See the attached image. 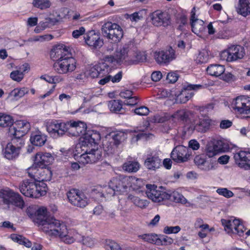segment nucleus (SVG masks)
Returning <instances> with one entry per match:
<instances>
[{"instance_id": "nucleus-1", "label": "nucleus", "mask_w": 250, "mask_h": 250, "mask_svg": "<svg viewBox=\"0 0 250 250\" xmlns=\"http://www.w3.org/2000/svg\"><path fill=\"white\" fill-rule=\"evenodd\" d=\"M101 135L99 131L93 129H87L80 138L82 150L84 152L79 155L74 154L75 160L83 165L93 164L100 160L102 155V149L98 148Z\"/></svg>"}, {"instance_id": "nucleus-2", "label": "nucleus", "mask_w": 250, "mask_h": 250, "mask_svg": "<svg viewBox=\"0 0 250 250\" xmlns=\"http://www.w3.org/2000/svg\"><path fill=\"white\" fill-rule=\"evenodd\" d=\"M147 191L146 194L147 197L154 202H160L164 200H169L177 203L185 205L188 201L180 193L176 191L167 192L163 189L162 187L159 188L154 185L147 184L146 186Z\"/></svg>"}, {"instance_id": "nucleus-3", "label": "nucleus", "mask_w": 250, "mask_h": 250, "mask_svg": "<svg viewBox=\"0 0 250 250\" xmlns=\"http://www.w3.org/2000/svg\"><path fill=\"white\" fill-rule=\"evenodd\" d=\"M104 62H99L92 67L89 71V75L93 78H102L110 72L109 65L117 64V59L115 56L107 55L104 57Z\"/></svg>"}, {"instance_id": "nucleus-4", "label": "nucleus", "mask_w": 250, "mask_h": 250, "mask_svg": "<svg viewBox=\"0 0 250 250\" xmlns=\"http://www.w3.org/2000/svg\"><path fill=\"white\" fill-rule=\"evenodd\" d=\"M48 212L46 207H41L36 212V218L34 221L39 226H41V229L43 231L47 233L50 229L55 226L56 222L59 220L54 217H49L48 215Z\"/></svg>"}, {"instance_id": "nucleus-5", "label": "nucleus", "mask_w": 250, "mask_h": 250, "mask_svg": "<svg viewBox=\"0 0 250 250\" xmlns=\"http://www.w3.org/2000/svg\"><path fill=\"white\" fill-rule=\"evenodd\" d=\"M30 129V123L24 120L16 121L12 127L9 128V133L12 137L14 143H19L21 145H24L22 137Z\"/></svg>"}, {"instance_id": "nucleus-6", "label": "nucleus", "mask_w": 250, "mask_h": 250, "mask_svg": "<svg viewBox=\"0 0 250 250\" xmlns=\"http://www.w3.org/2000/svg\"><path fill=\"white\" fill-rule=\"evenodd\" d=\"M102 33L104 37L111 41V42H119L123 37V31L118 24L111 22L105 23L102 27Z\"/></svg>"}, {"instance_id": "nucleus-7", "label": "nucleus", "mask_w": 250, "mask_h": 250, "mask_svg": "<svg viewBox=\"0 0 250 250\" xmlns=\"http://www.w3.org/2000/svg\"><path fill=\"white\" fill-rule=\"evenodd\" d=\"M12 205L18 207H22L24 201L18 193L6 188L0 189V205Z\"/></svg>"}, {"instance_id": "nucleus-8", "label": "nucleus", "mask_w": 250, "mask_h": 250, "mask_svg": "<svg viewBox=\"0 0 250 250\" xmlns=\"http://www.w3.org/2000/svg\"><path fill=\"white\" fill-rule=\"evenodd\" d=\"M136 180L129 176H124L120 175L117 177H113L109 182V186L111 188H108L110 191L112 193L114 190L120 194H123L124 192L127 191V189L128 188V184L130 182H136Z\"/></svg>"}, {"instance_id": "nucleus-9", "label": "nucleus", "mask_w": 250, "mask_h": 250, "mask_svg": "<svg viewBox=\"0 0 250 250\" xmlns=\"http://www.w3.org/2000/svg\"><path fill=\"white\" fill-rule=\"evenodd\" d=\"M76 60L71 54L62 59L54 62L53 68L59 74H65L74 71L76 67Z\"/></svg>"}, {"instance_id": "nucleus-10", "label": "nucleus", "mask_w": 250, "mask_h": 250, "mask_svg": "<svg viewBox=\"0 0 250 250\" xmlns=\"http://www.w3.org/2000/svg\"><path fill=\"white\" fill-rule=\"evenodd\" d=\"M68 124L61 120H48L46 122V130L50 135L54 138L62 136L68 130Z\"/></svg>"}, {"instance_id": "nucleus-11", "label": "nucleus", "mask_w": 250, "mask_h": 250, "mask_svg": "<svg viewBox=\"0 0 250 250\" xmlns=\"http://www.w3.org/2000/svg\"><path fill=\"white\" fill-rule=\"evenodd\" d=\"M108 140H105L103 143V149L107 154H113L118 146L125 138V134L121 131L110 133Z\"/></svg>"}, {"instance_id": "nucleus-12", "label": "nucleus", "mask_w": 250, "mask_h": 250, "mask_svg": "<svg viewBox=\"0 0 250 250\" xmlns=\"http://www.w3.org/2000/svg\"><path fill=\"white\" fill-rule=\"evenodd\" d=\"M245 55L244 47L240 45L232 44L221 52V58L227 62H231L242 59Z\"/></svg>"}, {"instance_id": "nucleus-13", "label": "nucleus", "mask_w": 250, "mask_h": 250, "mask_svg": "<svg viewBox=\"0 0 250 250\" xmlns=\"http://www.w3.org/2000/svg\"><path fill=\"white\" fill-rule=\"evenodd\" d=\"M55 226L47 233L48 235L60 237L64 243L72 244L74 242L75 239L68 234L67 227L62 221L56 222Z\"/></svg>"}, {"instance_id": "nucleus-14", "label": "nucleus", "mask_w": 250, "mask_h": 250, "mask_svg": "<svg viewBox=\"0 0 250 250\" xmlns=\"http://www.w3.org/2000/svg\"><path fill=\"white\" fill-rule=\"evenodd\" d=\"M176 57L175 51L171 46L154 53V60L161 66H167Z\"/></svg>"}, {"instance_id": "nucleus-15", "label": "nucleus", "mask_w": 250, "mask_h": 250, "mask_svg": "<svg viewBox=\"0 0 250 250\" xmlns=\"http://www.w3.org/2000/svg\"><path fill=\"white\" fill-rule=\"evenodd\" d=\"M69 202L73 206L83 208L88 204L86 196L79 189H71L67 193Z\"/></svg>"}, {"instance_id": "nucleus-16", "label": "nucleus", "mask_w": 250, "mask_h": 250, "mask_svg": "<svg viewBox=\"0 0 250 250\" xmlns=\"http://www.w3.org/2000/svg\"><path fill=\"white\" fill-rule=\"evenodd\" d=\"M221 223L229 233L237 234L240 236L244 235L246 229L239 219H221Z\"/></svg>"}, {"instance_id": "nucleus-17", "label": "nucleus", "mask_w": 250, "mask_h": 250, "mask_svg": "<svg viewBox=\"0 0 250 250\" xmlns=\"http://www.w3.org/2000/svg\"><path fill=\"white\" fill-rule=\"evenodd\" d=\"M182 85L181 91L177 96V100L181 104L187 103L194 96V91L203 87L201 84H190L187 82Z\"/></svg>"}, {"instance_id": "nucleus-18", "label": "nucleus", "mask_w": 250, "mask_h": 250, "mask_svg": "<svg viewBox=\"0 0 250 250\" xmlns=\"http://www.w3.org/2000/svg\"><path fill=\"white\" fill-rule=\"evenodd\" d=\"M150 17L152 24L155 26L167 27L171 24V16L166 11L157 10L150 14Z\"/></svg>"}, {"instance_id": "nucleus-19", "label": "nucleus", "mask_w": 250, "mask_h": 250, "mask_svg": "<svg viewBox=\"0 0 250 250\" xmlns=\"http://www.w3.org/2000/svg\"><path fill=\"white\" fill-rule=\"evenodd\" d=\"M229 146L228 143L222 140H214L209 143L206 146V155L212 157L220 152L229 151Z\"/></svg>"}, {"instance_id": "nucleus-20", "label": "nucleus", "mask_w": 250, "mask_h": 250, "mask_svg": "<svg viewBox=\"0 0 250 250\" xmlns=\"http://www.w3.org/2000/svg\"><path fill=\"white\" fill-rule=\"evenodd\" d=\"M231 106L238 113L250 114V97L238 96L232 101Z\"/></svg>"}, {"instance_id": "nucleus-21", "label": "nucleus", "mask_w": 250, "mask_h": 250, "mask_svg": "<svg viewBox=\"0 0 250 250\" xmlns=\"http://www.w3.org/2000/svg\"><path fill=\"white\" fill-rule=\"evenodd\" d=\"M191 152L188 148L184 146H176L171 153V157L173 161L177 163L187 162L189 159Z\"/></svg>"}, {"instance_id": "nucleus-22", "label": "nucleus", "mask_w": 250, "mask_h": 250, "mask_svg": "<svg viewBox=\"0 0 250 250\" xmlns=\"http://www.w3.org/2000/svg\"><path fill=\"white\" fill-rule=\"evenodd\" d=\"M71 54L72 53L68 47L60 44L53 46L50 52V57L51 59L55 62Z\"/></svg>"}, {"instance_id": "nucleus-23", "label": "nucleus", "mask_w": 250, "mask_h": 250, "mask_svg": "<svg viewBox=\"0 0 250 250\" xmlns=\"http://www.w3.org/2000/svg\"><path fill=\"white\" fill-rule=\"evenodd\" d=\"M235 162L237 166L245 170H250V152L240 150L234 153Z\"/></svg>"}, {"instance_id": "nucleus-24", "label": "nucleus", "mask_w": 250, "mask_h": 250, "mask_svg": "<svg viewBox=\"0 0 250 250\" xmlns=\"http://www.w3.org/2000/svg\"><path fill=\"white\" fill-rule=\"evenodd\" d=\"M84 42L93 49L101 48L104 44V42L101 38L100 34L94 30L88 31L84 36Z\"/></svg>"}, {"instance_id": "nucleus-25", "label": "nucleus", "mask_w": 250, "mask_h": 250, "mask_svg": "<svg viewBox=\"0 0 250 250\" xmlns=\"http://www.w3.org/2000/svg\"><path fill=\"white\" fill-rule=\"evenodd\" d=\"M215 121L208 117L199 119L197 123L195 125L191 124L188 126L189 131L196 130L198 132L205 133L208 131L212 126L215 125Z\"/></svg>"}, {"instance_id": "nucleus-26", "label": "nucleus", "mask_w": 250, "mask_h": 250, "mask_svg": "<svg viewBox=\"0 0 250 250\" xmlns=\"http://www.w3.org/2000/svg\"><path fill=\"white\" fill-rule=\"evenodd\" d=\"M22 146L19 144V143H17L16 146L13 145L12 143H8L2 149V154L4 157L9 160L16 159L18 157L21 148Z\"/></svg>"}, {"instance_id": "nucleus-27", "label": "nucleus", "mask_w": 250, "mask_h": 250, "mask_svg": "<svg viewBox=\"0 0 250 250\" xmlns=\"http://www.w3.org/2000/svg\"><path fill=\"white\" fill-rule=\"evenodd\" d=\"M54 159L50 153L39 152L35 157V164L40 168H45L52 164Z\"/></svg>"}, {"instance_id": "nucleus-28", "label": "nucleus", "mask_w": 250, "mask_h": 250, "mask_svg": "<svg viewBox=\"0 0 250 250\" xmlns=\"http://www.w3.org/2000/svg\"><path fill=\"white\" fill-rule=\"evenodd\" d=\"M192 115V112L187 109H182L177 110L172 114V121L182 122L186 125L191 123L190 116Z\"/></svg>"}, {"instance_id": "nucleus-29", "label": "nucleus", "mask_w": 250, "mask_h": 250, "mask_svg": "<svg viewBox=\"0 0 250 250\" xmlns=\"http://www.w3.org/2000/svg\"><path fill=\"white\" fill-rule=\"evenodd\" d=\"M68 124V130L73 131L72 135L74 136H83V134L87 129L86 124L82 121L67 122Z\"/></svg>"}, {"instance_id": "nucleus-30", "label": "nucleus", "mask_w": 250, "mask_h": 250, "mask_svg": "<svg viewBox=\"0 0 250 250\" xmlns=\"http://www.w3.org/2000/svg\"><path fill=\"white\" fill-rule=\"evenodd\" d=\"M195 164L198 167L204 171H208L213 168L210 160H207L204 154L196 155L194 159Z\"/></svg>"}, {"instance_id": "nucleus-31", "label": "nucleus", "mask_w": 250, "mask_h": 250, "mask_svg": "<svg viewBox=\"0 0 250 250\" xmlns=\"http://www.w3.org/2000/svg\"><path fill=\"white\" fill-rule=\"evenodd\" d=\"M34 187L31 188V192H33V195L28 196V197L38 198L46 194L47 187L44 182L36 183L34 182Z\"/></svg>"}, {"instance_id": "nucleus-32", "label": "nucleus", "mask_w": 250, "mask_h": 250, "mask_svg": "<svg viewBox=\"0 0 250 250\" xmlns=\"http://www.w3.org/2000/svg\"><path fill=\"white\" fill-rule=\"evenodd\" d=\"M47 136L40 131L33 132L30 138L31 143L37 146H42L47 141Z\"/></svg>"}, {"instance_id": "nucleus-33", "label": "nucleus", "mask_w": 250, "mask_h": 250, "mask_svg": "<svg viewBox=\"0 0 250 250\" xmlns=\"http://www.w3.org/2000/svg\"><path fill=\"white\" fill-rule=\"evenodd\" d=\"M108 107L112 112L123 114L126 110L125 104L120 100H112L109 101Z\"/></svg>"}, {"instance_id": "nucleus-34", "label": "nucleus", "mask_w": 250, "mask_h": 250, "mask_svg": "<svg viewBox=\"0 0 250 250\" xmlns=\"http://www.w3.org/2000/svg\"><path fill=\"white\" fill-rule=\"evenodd\" d=\"M237 13L244 17L250 14V2L249 0H239L236 6Z\"/></svg>"}, {"instance_id": "nucleus-35", "label": "nucleus", "mask_w": 250, "mask_h": 250, "mask_svg": "<svg viewBox=\"0 0 250 250\" xmlns=\"http://www.w3.org/2000/svg\"><path fill=\"white\" fill-rule=\"evenodd\" d=\"M147 169L155 170L161 166V160L157 155L148 156L145 162Z\"/></svg>"}, {"instance_id": "nucleus-36", "label": "nucleus", "mask_w": 250, "mask_h": 250, "mask_svg": "<svg viewBox=\"0 0 250 250\" xmlns=\"http://www.w3.org/2000/svg\"><path fill=\"white\" fill-rule=\"evenodd\" d=\"M34 187V182L31 180H23L19 185L20 192L25 196L28 197L32 194L31 188Z\"/></svg>"}, {"instance_id": "nucleus-37", "label": "nucleus", "mask_w": 250, "mask_h": 250, "mask_svg": "<svg viewBox=\"0 0 250 250\" xmlns=\"http://www.w3.org/2000/svg\"><path fill=\"white\" fill-rule=\"evenodd\" d=\"M206 71L208 75L218 77L221 76L224 73L225 67L223 65L211 64L207 68Z\"/></svg>"}, {"instance_id": "nucleus-38", "label": "nucleus", "mask_w": 250, "mask_h": 250, "mask_svg": "<svg viewBox=\"0 0 250 250\" xmlns=\"http://www.w3.org/2000/svg\"><path fill=\"white\" fill-rule=\"evenodd\" d=\"M52 176V172L50 168L48 167L40 168L37 181H38L39 182L49 181L51 180Z\"/></svg>"}, {"instance_id": "nucleus-39", "label": "nucleus", "mask_w": 250, "mask_h": 250, "mask_svg": "<svg viewBox=\"0 0 250 250\" xmlns=\"http://www.w3.org/2000/svg\"><path fill=\"white\" fill-rule=\"evenodd\" d=\"M10 238L15 242L20 245L25 246L27 248L32 247V242L23 236L18 234L12 233L10 235Z\"/></svg>"}, {"instance_id": "nucleus-40", "label": "nucleus", "mask_w": 250, "mask_h": 250, "mask_svg": "<svg viewBox=\"0 0 250 250\" xmlns=\"http://www.w3.org/2000/svg\"><path fill=\"white\" fill-rule=\"evenodd\" d=\"M14 119L13 117L9 115L4 113H0V126L2 127H12L13 125Z\"/></svg>"}, {"instance_id": "nucleus-41", "label": "nucleus", "mask_w": 250, "mask_h": 250, "mask_svg": "<svg viewBox=\"0 0 250 250\" xmlns=\"http://www.w3.org/2000/svg\"><path fill=\"white\" fill-rule=\"evenodd\" d=\"M192 31L195 34H203L206 30V27L202 20L196 21V22L190 24Z\"/></svg>"}, {"instance_id": "nucleus-42", "label": "nucleus", "mask_w": 250, "mask_h": 250, "mask_svg": "<svg viewBox=\"0 0 250 250\" xmlns=\"http://www.w3.org/2000/svg\"><path fill=\"white\" fill-rule=\"evenodd\" d=\"M123 169L128 172H136L140 168V164L136 161H127L123 166Z\"/></svg>"}, {"instance_id": "nucleus-43", "label": "nucleus", "mask_w": 250, "mask_h": 250, "mask_svg": "<svg viewBox=\"0 0 250 250\" xmlns=\"http://www.w3.org/2000/svg\"><path fill=\"white\" fill-rule=\"evenodd\" d=\"M138 237L142 239L144 242L153 244L157 245L158 240V235L155 233L143 234L139 235Z\"/></svg>"}, {"instance_id": "nucleus-44", "label": "nucleus", "mask_w": 250, "mask_h": 250, "mask_svg": "<svg viewBox=\"0 0 250 250\" xmlns=\"http://www.w3.org/2000/svg\"><path fill=\"white\" fill-rule=\"evenodd\" d=\"M128 52V47H123L119 51H117L115 57L117 59V64L121 65L127 57Z\"/></svg>"}, {"instance_id": "nucleus-45", "label": "nucleus", "mask_w": 250, "mask_h": 250, "mask_svg": "<svg viewBox=\"0 0 250 250\" xmlns=\"http://www.w3.org/2000/svg\"><path fill=\"white\" fill-rule=\"evenodd\" d=\"M104 248L106 250H122V249L116 241L109 239H105L104 241Z\"/></svg>"}, {"instance_id": "nucleus-46", "label": "nucleus", "mask_w": 250, "mask_h": 250, "mask_svg": "<svg viewBox=\"0 0 250 250\" xmlns=\"http://www.w3.org/2000/svg\"><path fill=\"white\" fill-rule=\"evenodd\" d=\"M28 93V89L26 87L16 88H14L10 93V95L13 96L15 99L23 97L26 94Z\"/></svg>"}, {"instance_id": "nucleus-47", "label": "nucleus", "mask_w": 250, "mask_h": 250, "mask_svg": "<svg viewBox=\"0 0 250 250\" xmlns=\"http://www.w3.org/2000/svg\"><path fill=\"white\" fill-rule=\"evenodd\" d=\"M40 169V168L34 162L32 166L26 169L28 176L31 178L37 180Z\"/></svg>"}, {"instance_id": "nucleus-48", "label": "nucleus", "mask_w": 250, "mask_h": 250, "mask_svg": "<svg viewBox=\"0 0 250 250\" xmlns=\"http://www.w3.org/2000/svg\"><path fill=\"white\" fill-rule=\"evenodd\" d=\"M51 4V2L49 0H33V5L34 6L41 10L49 8Z\"/></svg>"}, {"instance_id": "nucleus-49", "label": "nucleus", "mask_w": 250, "mask_h": 250, "mask_svg": "<svg viewBox=\"0 0 250 250\" xmlns=\"http://www.w3.org/2000/svg\"><path fill=\"white\" fill-rule=\"evenodd\" d=\"M53 84L54 85L52 86V88L48 91L45 94L41 95L40 96V98L41 99H43L45 98L46 97L49 96L54 91L55 87H56V84L57 83H59L62 81V79L59 76H53Z\"/></svg>"}, {"instance_id": "nucleus-50", "label": "nucleus", "mask_w": 250, "mask_h": 250, "mask_svg": "<svg viewBox=\"0 0 250 250\" xmlns=\"http://www.w3.org/2000/svg\"><path fill=\"white\" fill-rule=\"evenodd\" d=\"M209 59V55L208 52L203 50L200 51L196 59L197 63H205L208 62Z\"/></svg>"}, {"instance_id": "nucleus-51", "label": "nucleus", "mask_w": 250, "mask_h": 250, "mask_svg": "<svg viewBox=\"0 0 250 250\" xmlns=\"http://www.w3.org/2000/svg\"><path fill=\"white\" fill-rule=\"evenodd\" d=\"M173 239L167 235H161L158 237L157 246H167L172 244Z\"/></svg>"}, {"instance_id": "nucleus-52", "label": "nucleus", "mask_w": 250, "mask_h": 250, "mask_svg": "<svg viewBox=\"0 0 250 250\" xmlns=\"http://www.w3.org/2000/svg\"><path fill=\"white\" fill-rule=\"evenodd\" d=\"M58 22V20L57 19L51 18H46L44 21L40 22L44 30L47 28H50L56 25Z\"/></svg>"}, {"instance_id": "nucleus-53", "label": "nucleus", "mask_w": 250, "mask_h": 250, "mask_svg": "<svg viewBox=\"0 0 250 250\" xmlns=\"http://www.w3.org/2000/svg\"><path fill=\"white\" fill-rule=\"evenodd\" d=\"M68 13V10L66 8L62 7L58 9L55 12V16L56 17L54 19H57L58 22L62 19L65 18Z\"/></svg>"}, {"instance_id": "nucleus-54", "label": "nucleus", "mask_w": 250, "mask_h": 250, "mask_svg": "<svg viewBox=\"0 0 250 250\" xmlns=\"http://www.w3.org/2000/svg\"><path fill=\"white\" fill-rule=\"evenodd\" d=\"M132 202L136 206L142 208H146L148 205L147 200L142 199L138 197H134Z\"/></svg>"}, {"instance_id": "nucleus-55", "label": "nucleus", "mask_w": 250, "mask_h": 250, "mask_svg": "<svg viewBox=\"0 0 250 250\" xmlns=\"http://www.w3.org/2000/svg\"><path fill=\"white\" fill-rule=\"evenodd\" d=\"M134 112L139 116H146L149 113V109L147 107L142 105L135 108L134 109Z\"/></svg>"}, {"instance_id": "nucleus-56", "label": "nucleus", "mask_w": 250, "mask_h": 250, "mask_svg": "<svg viewBox=\"0 0 250 250\" xmlns=\"http://www.w3.org/2000/svg\"><path fill=\"white\" fill-rule=\"evenodd\" d=\"M172 120V114L165 113L163 115H157L155 117V121L159 123H164L169 120Z\"/></svg>"}, {"instance_id": "nucleus-57", "label": "nucleus", "mask_w": 250, "mask_h": 250, "mask_svg": "<svg viewBox=\"0 0 250 250\" xmlns=\"http://www.w3.org/2000/svg\"><path fill=\"white\" fill-rule=\"evenodd\" d=\"M181 230V228L179 226L174 227L172 226H166L163 230V232L165 234H176Z\"/></svg>"}, {"instance_id": "nucleus-58", "label": "nucleus", "mask_w": 250, "mask_h": 250, "mask_svg": "<svg viewBox=\"0 0 250 250\" xmlns=\"http://www.w3.org/2000/svg\"><path fill=\"white\" fill-rule=\"evenodd\" d=\"M216 192L227 198L232 197L234 195L233 193L227 188H219L216 190Z\"/></svg>"}, {"instance_id": "nucleus-59", "label": "nucleus", "mask_w": 250, "mask_h": 250, "mask_svg": "<svg viewBox=\"0 0 250 250\" xmlns=\"http://www.w3.org/2000/svg\"><path fill=\"white\" fill-rule=\"evenodd\" d=\"M10 76L13 80L19 82L23 79V74L19 70H15L10 73Z\"/></svg>"}, {"instance_id": "nucleus-60", "label": "nucleus", "mask_w": 250, "mask_h": 250, "mask_svg": "<svg viewBox=\"0 0 250 250\" xmlns=\"http://www.w3.org/2000/svg\"><path fill=\"white\" fill-rule=\"evenodd\" d=\"M177 22L179 23L178 29L183 30L184 27L188 24V18L185 15H181L177 19Z\"/></svg>"}, {"instance_id": "nucleus-61", "label": "nucleus", "mask_w": 250, "mask_h": 250, "mask_svg": "<svg viewBox=\"0 0 250 250\" xmlns=\"http://www.w3.org/2000/svg\"><path fill=\"white\" fill-rule=\"evenodd\" d=\"M140 100V98L136 96H131L128 100H125V101L124 104L125 105H130V106H134L136 105L139 102Z\"/></svg>"}, {"instance_id": "nucleus-62", "label": "nucleus", "mask_w": 250, "mask_h": 250, "mask_svg": "<svg viewBox=\"0 0 250 250\" xmlns=\"http://www.w3.org/2000/svg\"><path fill=\"white\" fill-rule=\"evenodd\" d=\"M82 243L83 245L89 247H93L95 243V240L89 236L83 237L82 240Z\"/></svg>"}, {"instance_id": "nucleus-63", "label": "nucleus", "mask_w": 250, "mask_h": 250, "mask_svg": "<svg viewBox=\"0 0 250 250\" xmlns=\"http://www.w3.org/2000/svg\"><path fill=\"white\" fill-rule=\"evenodd\" d=\"M129 177L134 178L136 181L130 182V183L128 184V188H131L133 190H137L140 189L141 187V180L134 176H129Z\"/></svg>"}, {"instance_id": "nucleus-64", "label": "nucleus", "mask_w": 250, "mask_h": 250, "mask_svg": "<svg viewBox=\"0 0 250 250\" xmlns=\"http://www.w3.org/2000/svg\"><path fill=\"white\" fill-rule=\"evenodd\" d=\"M85 29L83 26H81L78 29L74 30L72 33V37L75 39L79 38L81 36L84 35Z\"/></svg>"}]
</instances>
